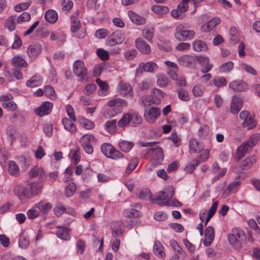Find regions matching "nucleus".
<instances>
[{
	"label": "nucleus",
	"mask_w": 260,
	"mask_h": 260,
	"mask_svg": "<svg viewBox=\"0 0 260 260\" xmlns=\"http://www.w3.org/2000/svg\"><path fill=\"white\" fill-rule=\"evenodd\" d=\"M153 251L154 254L158 257L162 258L165 256V253L164 251V247L158 241H155L154 243Z\"/></svg>",
	"instance_id": "c9c22d12"
},
{
	"label": "nucleus",
	"mask_w": 260,
	"mask_h": 260,
	"mask_svg": "<svg viewBox=\"0 0 260 260\" xmlns=\"http://www.w3.org/2000/svg\"><path fill=\"white\" fill-rule=\"evenodd\" d=\"M135 207L137 208V209L134 208L125 209L123 212V216L125 217L131 219H134L140 217L141 213L138 209H141V205L137 204H136Z\"/></svg>",
	"instance_id": "aec40b11"
},
{
	"label": "nucleus",
	"mask_w": 260,
	"mask_h": 260,
	"mask_svg": "<svg viewBox=\"0 0 260 260\" xmlns=\"http://www.w3.org/2000/svg\"><path fill=\"white\" fill-rule=\"evenodd\" d=\"M234 68V63L232 61H229L221 64L219 68V72L221 73H229Z\"/></svg>",
	"instance_id": "603ef678"
},
{
	"label": "nucleus",
	"mask_w": 260,
	"mask_h": 260,
	"mask_svg": "<svg viewBox=\"0 0 260 260\" xmlns=\"http://www.w3.org/2000/svg\"><path fill=\"white\" fill-rule=\"evenodd\" d=\"M229 87L235 92H242L245 91L247 88V84L241 80H234L229 84Z\"/></svg>",
	"instance_id": "a211bd4d"
},
{
	"label": "nucleus",
	"mask_w": 260,
	"mask_h": 260,
	"mask_svg": "<svg viewBox=\"0 0 260 260\" xmlns=\"http://www.w3.org/2000/svg\"><path fill=\"white\" fill-rule=\"evenodd\" d=\"M116 90L120 92V95L132 96L133 88L128 83L120 81L117 86Z\"/></svg>",
	"instance_id": "2eb2a0df"
},
{
	"label": "nucleus",
	"mask_w": 260,
	"mask_h": 260,
	"mask_svg": "<svg viewBox=\"0 0 260 260\" xmlns=\"http://www.w3.org/2000/svg\"><path fill=\"white\" fill-rule=\"evenodd\" d=\"M125 40V35L121 30H117L112 32L107 38L106 44L110 46L120 44Z\"/></svg>",
	"instance_id": "6e6552de"
},
{
	"label": "nucleus",
	"mask_w": 260,
	"mask_h": 260,
	"mask_svg": "<svg viewBox=\"0 0 260 260\" xmlns=\"http://www.w3.org/2000/svg\"><path fill=\"white\" fill-rule=\"evenodd\" d=\"M31 19L30 15L26 12H22L16 19L17 23L29 21Z\"/></svg>",
	"instance_id": "e2e57ef3"
},
{
	"label": "nucleus",
	"mask_w": 260,
	"mask_h": 260,
	"mask_svg": "<svg viewBox=\"0 0 260 260\" xmlns=\"http://www.w3.org/2000/svg\"><path fill=\"white\" fill-rule=\"evenodd\" d=\"M138 164L139 159L137 158L132 159L126 169L125 173L126 174H131L137 167Z\"/></svg>",
	"instance_id": "5fc2aeb1"
},
{
	"label": "nucleus",
	"mask_w": 260,
	"mask_h": 260,
	"mask_svg": "<svg viewBox=\"0 0 260 260\" xmlns=\"http://www.w3.org/2000/svg\"><path fill=\"white\" fill-rule=\"evenodd\" d=\"M13 66L17 68H26L27 63L21 55H17L13 57L11 61Z\"/></svg>",
	"instance_id": "c756f323"
},
{
	"label": "nucleus",
	"mask_w": 260,
	"mask_h": 260,
	"mask_svg": "<svg viewBox=\"0 0 260 260\" xmlns=\"http://www.w3.org/2000/svg\"><path fill=\"white\" fill-rule=\"evenodd\" d=\"M156 77L158 86L163 88L167 87L169 84L170 80L165 75L158 74L156 75Z\"/></svg>",
	"instance_id": "e433bc0d"
},
{
	"label": "nucleus",
	"mask_w": 260,
	"mask_h": 260,
	"mask_svg": "<svg viewBox=\"0 0 260 260\" xmlns=\"http://www.w3.org/2000/svg\"><path fill=\"white\" fill-rule=\"evenodd\" d=\"M152 103L154 104H159L161 100L165 95V93L158 88H154L152 90Z\"/></svg>",
	"instance_id": "bb28decb"
},
{
	"label": "nucleus",
	"mask_w": 260,
	"mask_h": 260,
	"mask_svg": "<svg viewBox=\"0 0 260 260\" xmlns=\"http://www.w3.org/2000/svg\"><path fill=\"white\" fill-rule=\"evenodd\" d=\"M70 230L68 228L63 226H57L56 230V235L61 240L69 241L71 239V236L69 234Z\"/></svg>",
	"instance_id": "5701e85b"
},
{
	"label": "nucleus",
	"mask_w": 260,
	"mask_h": 260,
	"mask_svg": "<svg viewBox=\"0 0 260 260\" xmlns=\"http://www.w3.org/2000/svg\"><path fill=\"white\" fill-rule=\"evenodd\" d=\"M195 35L194 30L188 29V26L186 24H180L177 25L174 34L175 38L180 41L192 40Z\"/></svg>",
	"instance_id": "f03ea898"
},
{
	"label": "nucleus",
	"mask_w": 260,
	"mask_h": 260,
	"mask_svg": "<svg viewBox=\"0 0 260 260\" xmlns=\"http://www.w3.org/2000/svg\"><path fill=\"white\" fill-rule=\"evenodd\" d=\"M80 152L79 148L72 149H71L70 151L69 156L72 161L77 164L79 162L80 159Z\"/></svg>",
	"instance_id": "a19ab883"
},
{
	"label": "nucleus",
	"mask_w": 260,
	"mask_h": 260,
	"mask_svg": "<svg viewBox=\"0 0 260 260\" xmlns=\"http://www.w3.org/2000/svg\"><path fill=\"white\" fill-rule=\"evenodd\" d=\"M151 10L154 13L159 15L167 14L169 11L168 7L161 5H154L152 7Z\"/></svg>",
	"instance_id": "49530a36"
},
{
	"label": "nucleus",
	"mask_w": 260,
	"mask_h": 260,
	"mask_svg": "<svg viewBox=\"0 0 260 260\" xmlns=\"http://www.w3.org/2000/svg\"><path fill=\"white\" fill-rule=\"evenodd\" d=\"M175 190L172 186L166 188L164 190L157 192L153 200L159 206H166L169 199L173 198Z\"/></svg>",
	"instance_id": "20e7f679"
},
{
	"label": "nucleus",
	"mask_w": 260,
	"mask_h": 260,
	"mask_svg": "<svg viewBox=\"0 0 260 260\" xmlns=\"http://www.w3.org/2000/svg\"><path fill=\"white\" fill-rule=\"evenodd\" d=\"M19 246L22 249H26L29 245V240L24 234L20 235L18 240Z\"/></svg>",
	"instance_id": "864d4df0"
},
{
	"label": "nucleus",
	"mask_w": 260,
	"mask_h": 260,
	"mask_svg": "<svg viewBox=\"0 0 260 260\" xmlns=\"http://www.w3.org/2000/svg\"><path fill=\"white\" fill-rule=\"evenodd\" d=\"M46 20L50 23H54L57 20L58 15L56 11L53 10L47 11L45 14Z\"/></svg>",
	"instance_id": "58836bf2"
},
{
	"label": "nucleus",
	"mask_w": 260,
	"mask_h": 260,
	"mask_svg": "<svg viewBox=\"0 0 260 260\" xmlns=\"http://www.w3.org/2000/svg\"><path fill=\"white\" fill-rule=\"evenodd\" d=\"M154 28L146 26L142 30V36L148 41L151 42L154 36Z\"/></svg>",
	"instance_id": "72a5a7b5"
},
{
	"label": "nucleus",
	"mask_w": 260,
	"mask_h": 260,
	"mask_svg": "<svg viewBox=\"0 0 260 260\" xmlns=\"http://www.w3.org/2000/svg\"><path fill=\"white\" fill-rule=\"evenodd\" d=\"M54 214L58 216L62 215L64 213L66 212V208L61 203H57L53 209Z\"/></svg>",
	"instance_id": "4d7b16f0"
},
{
	"label": "nucleus",
	"mask_w": 260,
	"mask_h": 260,
	"mask_svg": "<svg viewBox=\"0 0 260 260\" xmlns=\"http://www.w3.org/2000/svg\"><path fill=\"white\" fill-rule=\"evenodd\" d=\"M242 100L238 96H234L231 105V112L233 114H237L241 110Z\"/></svg>",
	"instance_id": "4be33fe9"
},
{
	"label": "nucleus",
	"mask_w": 260,
	"mask_h": 260,
	"mask_svg": "<svg viewBox=\"0 0 260 260\" xmlns=\"http://www.w3.org/2000/svg\"><path fill=\"white\" fill-rule=\"evenodd\" d=\"M130 113H126L122 116L117 123L119 127H123L130 122Z\"/></svg>",
	"instance_id": "0e129e2a"
},
{
	"label": "nucleus",
	"mask_w": 260,
	"mask_h": 260,
	"mask_svg": "<svg viewBox=\"0 0 260 260\" xmlns=\"http://www.w3.org/2000/svg\"><path fill=\"white\" fill-rule=\"evenodd\" d=\"M96 141L94 135L87 134L83 135L79 140V143L83 149L84 152L91 154L93 152V147L92 143Z\"/></svg>",
	"instance_id": "423d86ee"
},
{
	"label": "nucleus",
	"mask_w": 260,
	"mask_h": 260,
	"mask_svg": "<svg viewBox=\"0 0 260 260\" xmlns=\"http://www.w3.org/2000/svg\"><path fill=\"white\" fill-rule=\"evenodd\" d=\"M16 16L15 15H12L9 17L6 21L5 26L10 31H13L15 29L16 27Z\"/></svg>",
	"instance_id": "a18cd8bd"
},
{
	"label": "nucleus",
	"mask_w": 260,
	"mask_h": 260,
	"mask_svg": "<svg viewBox=\"0 0 260 260\" xmlns=\"http://www.w3.org/2000/svg\"><path fill=\"white\" fill-rule=\"evenodd\" d=\"M40 212L38 207H36V204L26 212V215L28 218L32 219L39 216Z\"/></svg>",
	"instance_id": "6e6d98bb"
},
{
	"label": "nucleus",
	"mask_w": 260,
	"mask_h": 260,
	"mask_svg": "<svg viewBox=\"0 0 260 260\" xmlns=\"http://www.w3.org/2000/svg\"><path fill=\"white\" fill-rule=\"evenodd\" d=\"M256 161V158L255 156H252L249 157H247L242 161V167L243 169L247 170L250 168Z\"/></svg>",
	"instance_id": "8fccbe9b"
},
{
	"label": "nucleus",
	"mask_w": 260,
	"mask_h": 260,
	"mask_svg": "<svg viewBox=\"0 0 260 260\" xmlns=\"http://www.w3.org/2000/svg\"><path fill=\"white\" fill-rule=\"evenodd\" d=\"M190 0H182L178 5L177 9L173 10L171 12L172 17L177 19H182L184 17V13L188 9V3Z\"/></svg>",
	"instance_id": "1a4fd4ad"
},
{
	"label": "nucleus",
	"mask_w": 260,
	"mask_h": 260,
	"mask_svg": "<svg viewBox=\"0 0 260 260\" xmlns=\"http://www.w3.org/2000/svg\"><path fill=\"white\" fill-rule=\"evenodd\" d=\"M117 121L116 119L107 121L105 124V128L109 133L112 134L115 132Z\"/></svg>",
	"instance_id": "de8ad7c7"
},
{
	"label": "nucleus",
	"mask_w": 260,
	"mask_h": 260,
	"mask_svg": "<svg viewBox=\"0 0 260 260\" xmlns=\"http://www.w3.org/2000/svg\"><path fill=\"white\" fill-rule=\"evenodd\" d=\"M241 185V182L239 181H234L228 185L226 189L223 192L225 197H228L232 193L237 192Z\"/></svg>",
	"instance_id": "2f4dec72"
},
{
	"label": "nucleus",
	"mask_w": 260,
	"mask_h": 260,
	"mask_svg": "<svg viewBox=\"0 0 260 260\" xmlns=\"http://www.w3.org/2000/svg\"><path fill=\"white\" fill-rule=\"evenodd\" d=\"M220 22V19L215 17L209 21L201 26V30L203 32H208L212 30Z\"/></svg>",
	"instance_id": "a878e982"
},
{
	"label": "nucleus",
	"mask_w": 260,
	"mask_h": 260,
	"mask_svg": "<svg viewBox=\"0 0 260 260\" xmlns=\"http://www.w3.org/2000/svg\"><path fill=\"white\" fill-rule=\"evenodd\" d=\"M101 150L105 156L112 159L117 160L123 157L122 153L110 143L103 144L101 146Z\"/></svg>",
	"instance_id": "39448f33"
},
{
	"label": "nucleus",
	"mask_w": 260,
	"mask_h": 260,
	"mask_svg": "<svg viewBox=\"0 0 260 260\" xmlns=\"http://www.w3.org/2000/svg\"><path fill=\"white\" fill-rule=\"evenodd\" d=\"M96 83L99 86L98 94L101 96H105L108 94L109 92V87L108 84L101 80L100 78L96 79Z\"/></svg>",
	"instance_id": "b1692460"
},
{
	"label": "nucleus",
	"mask_w": 260,
	"mask_h": 260,
	"mask_svg": "<svg viewBox=\"0 0 260 260\" xmlns=\"http://www.w3.org/2000/svg\"><path fill=\"white\" fill-rule=\"evenodd\" d=\"M178 61L179 64L183 67L192 69L196 68L195 55H182L178 58Z\"/></svg>",
	"instance_id": "ddd939ff"
},
{
	"label": "nucleus",
	"mask_w": 260,
	"mask_h": 260,
	"mask_svg": "<svg viewBox=\"0 0 260 260\" xmlns=\"http://www.w3.org/2000/svg\"><path fill=\"white\" fill-rule=\"evenodd\" d=\"M189 151L193 153L200 151V148L196 139H193L190 140L189 142Z\"/></svg>",
	"instance_id": "69168bd1"
},
{
	"label": "nucleus",
	"mask_w": 260,
	"mask_h": 260,
	"mask_svg": "<svg viewBox=\"0 0 260 260\" xmlns=\"http://www.w3.org/2000/svg\"><path fill=\"white\" fill-rule=\"evenodd\" d=\"M66 35L61 31L52 32L51 34L50 39L56 41L60 45L62 44L66 41Z\"/></svg>",
	"instance_id": "f704fd0d"
},
{
	"label": "nucleus",
	"mask_w": 260,
	"mask_h": 260,
	"mask_svg": "<svg viewBox=\"0 0 260 260\" xmlns=\"http://www.w3.org/2000/svg\"><path fill=\"white\" fill-rule=\"evenodd\" d=\"M215 237V232L212 226H208L205 231V239L204 240V245L206 246H210Z\"/></svg>",
	"instance_id": "6ab92c4d"
},
{
	"label": "nucleus",
	"mask_w": 260,
	"mask_h": 260,
	"mask_svg": "<svg viewBox=\"0 0 260 260\" xmlns=\"http://www.w3.org/2000/svg\"><path fill=\"white\" fill-rule=\"evenodd\" d=\"M160 114L159 108L151 107L145 110L144 117L147 122L154 123Z\"/></svg>",
	"instance_id": "f8f14e48"
},
{
	"label": "nucleus",
	"mask_w": 260,
	"mask_h": 260,
	"mask_svg": "<svg viewBox=\"0 0 260 260\" xmlns=\"http://www.w3.org/2000/svg\"><path fill=\"white\" fill-rule=\"evenodd\" d=\"M62 123L63 125L64 129L73 134L76 132L77 128L76 125L74 124L73 121L71 119L68 118H63L61 120Z\"/></svg>",
	"instance_id": "cd10ccee"
},
{
	"label": "nucleus",
	"mask_w": 260,
	"mask_h": 260,
	"mask_svg": "<svg viewBox=\"0 0 260 260\" xmlns=\"http://www.w3.org/2000/svg\"><path fill=\"white\" fill-rule=\"evenodd\" d=\"M128 15L131 20L137 25H143L146 22V19L144 17L140 16L132 10L128 12Z\"/></svg>",
	"instance_id": "393cba45"
},
{
	"label": "nucleus",
	"mask_w": 260,
	"mask_h": 260,
	"mask_svg": "<svg viewBox=\"0 0 260 260\" xmlns=\"http://www.w3.org/2000/svg\"><path fill=\"white\" fill-rule=\"evenodd\" d=\"M36 207H38L40 212L43 214H46L51 210L52 206L50 203L46 201H41L36 204Z\"/></svg>",
	"instance_id": "7c9ffc66"
},
{
	"label": "nucleus",
	"mask_w": 260,
	"mask_h": 260,
	"mask_svg": "<svg viewBox=\"0 0 260 260\" xmlns=\"http://www.w3.org/2000/svg\"><path fill=\"white\" fill-rule=\"evenodd\" d=\"M134 146V143L126 141H121L118 143L119 148L123 151L127 152L130 151Z\"/></svg>",
	"instance_id": "09e8293b"
},
{
	"label": "nucleus",
	"mask_w": 260,
	"mask_h": 260,
	"mask_svg": "<svg viewBox=\"0 0 260 260\" xmlns=\"http://www.w3.org/2000/svg\"><path fill=\"white\" fill-rule=\"evenodd\" d=\"M158 68L157 64L153 61L141 62L139 64L135 74L136 76H139L142 75L143 72L153 73L157 71Z\"/></svg>",
	"instance_id": "0eeeda50"
},
{
	"label": "nucleus",
	"mask_w": 260,
	"mask_h": 260,
	"mask_svg": "<svg viewBox=\"0 0 260 260\" xmlns=\"http://www.w3.org/2000/svg\"><path fill=\"white\" fill-rule=\"evenodd\" d=\"M31 4V2L21 3L15 6L14 9L16 12H19L26 10L30 6Z\"/></svg>",
	"instance_id": "338daca9"
},
{
	"label": "nucleus",
	"mask_w": 260,
	"mask_h": 260,
	"mask_svg": "<svg viewBox=\"0 0 260 260\" xmlns=\"http://www.w3.org/2000/svg\"><path fill=\"white\" fill-rule=\"evenodd\" d=\"M107 105L109 108L105 110L103 115L106 118H111L121 112L122 108L127 106V102L124 99L117 98L110 100Z\"/></svg>",
	"instance_id": "f257e3e1"
},
{
	"label": "nucleus",
	"mask_w": 260,
	"mask_h": 260,
	"mask_svg": "<svg viewBox=\"0 0 260 260\" xmlns=\"http://www.w3.org/2000/svg\"><path fill=\"white\" fill-rule=\"evenodd\" d=\"M73 72L76 76L80 78L81 80L85 79L87 70L84 63L81 60H76L73 64Z\"/></svg>",
	"instance_id": "9b49d317"
},
{
	"label": "nucleus",
	"mask_w": 260,
	"mask_h": 260,
	"mask_svg": "<svg viewBox=\"0 0 260 260\" xmlns=\"http://www.w3.org/2000/svg\"><path fill=\"white\" fill-rule=\"evenodd\" d=\"M169 243L171 247L175 251L180 254L181 256L183 257L185 256V252L183 251L182 248L176 240L172 239L170 241Z\"/></svg>",
	"instance_id": "3c124183"
},
{
	"label": "nucleus",
	"mask_w": 260,
	"mask_h": 260,
	"mask_svg": "<svg viewBox=\"0 0 260 260\" xmlns=\"http://www.w3.org/2000/svg\"><path fill=\"white\" fill-rule=\"evenodd\" d=\"M196 63L198 62L203 67L201 71L203 73L208 72L213 67V65L209 62V58L202 56H195Z\"/></svg>",
	"instance_id": "f3484780"
},
{
	"label": "nucleus",
	"mask_w": 260,
	"mask_h": 260,
	"mask_svg": "<svg viewBox=\"0 0 260 260\" xmlns=\"http://www.w3.org/2000/svg\"><path fill=\"white\" fill-rule=\"evenodd\" d=\"M96 54L102 60H107L109 58L108 52L102 48L97 49Z\"/></svg>",
	"instance_id": "774afa93"
},
{
	"label": "nucleus",
	"mask_w": 260,
	"mask_h": 260,
	"mask_svg": "<svg viewBox=\"0 0 260 260\" xmlns=\"http://www.w3.org/2000/svg\"><path fill=\"white\" fill-rule=\"evenodd\" d=\"M33 196H36L42 191L43 184L41 182H32L28 184Z\"/></svg>",
	"instance_id": "ea45409f"
},
{
	"label": "nucleus",
	"mask_w": 260,
	"mask_h": 260,
	"mask_svg": "<svg viewBox=\"0 0 260 260\" xmlns=\"http://www.w3.org/2000/svg\"><path fill=\"white\" fill-rule=\"evenodd\" d=\"M53 105L49 102H43L40 107L34 110L36 115L42 117L48 115L52 111Z\"/></svg>",
	"instance_id": "4468645a"
},
{
	"label": "nucleus",
	"mask_w": 260,
	"mask_h": 260,
	"mask_svg": "<svg viewBox=\"0 0 260 260\" xmlns=\"http://www.w3.org/2000/svg\"><path fill=\"white\" fill-rule=\"evenodd\" d=\"M29 174L31 178L39 177L40 181H44L47 178L45 172L41 167H34L29 171Z\"/></svg>",
	"instance_id": "412c9836"
},
{
	"label": "nucleus",
	"mask_w": 260,
	"mask_h": 260,
	"mask_svg": "<svg viewBox=\"0 0 260 260\" xmlns=\"http://www.w3.org/2000/svg\"><path fill=\"white\" fill-rule=\"evenodd\" d=\"M243 126L248 129H252L256 126L255 121L252 116H250L243 123Z\"/></svg>",
	"instance_id": "052dcab7"
},
{
	"label": "nucleus",
	"mask_w": 260,
	"mask_h": 260,
	"mask_svg": "<svg viewBox=\"0 0 260 260\" xmlns=\"http://www.w3.org/2000/svg\"><path fill=\"white\" fill-rule=\"evenodd\" d=\"M79 121L81 125L86 129L91 130L94 127L95 125L94 122L85 117H81L79 119Z\"/></svg>",
	"instance_id": "c03bdc74"
},
{
	"label": "nucleus",
	"mask_w": 260,
	"mask_h": 260,
	"mask_svg": "<svg viewBox=\"0 0 260 260\" xmlns=\"http://www.w3.org/2000/svg\"><path fill=\"white\" fill-rule=\"evenodd\" d=\"M148 153L152 154L151 161L153 165L156 166L161 164L164 158V152L161 148L158 146L151 148Z\"/></svg>",
	"instance_id": "9d476101"
},
{
	"label": "nucleus",
	"mask_w": 260,
	"mask_h": 260,
	"mask_svg": "<svg viewBox=\"0 0 260 260\" xmlns=\"http://www.w3.org/2000/svg\"><path fill=\"white\" fill-rule=\"evenodd\" d=\"M8 172L11 175L17 176L19 174V169L16 162L13 160H10L8 162Z\"/></svg>",
	"instance_id": "37998d69"
},
{
	"label": "nucleus",
	"mask_w": 260,
	"mask_h": 260,
	"mask_svg": "<svg viewBox=\"0 0 260 260\" xmlns=\"http://www.w3.org/2000/svg\"><path fill=\"white\" fill-rule=\"evenodd\" d=\"M76 190V185L74 183H69L65 188V195L67 197L73 196Z\"/></svg>",
	"instance_id": "13d9d810"
},
{
	"label": "nucleus",
	"mask_w": 260,
	"mask_h": 260,
	"mask_svg": "<svg viewBox=\"0 0 260 260\" xmlns=\"http://www.w3.org/2000/svg\"><path fill=\"white\" fill-rule=\"evenodd\" d=\"M192 48L194 51H205L207 49L206 43L201 40H196L192 43Z\"/></svg>",
	"instance_id": "4c0bfd02"
},
{
	"label": "nucleus",
	"mask_w": 260,
	"mask_h": 260,
	"mask_svg": "<svg viewBox=\"0 0 260 260\" xmlns=\"http://www.w3.org/2000/svg\"><path fill=\"white\" fill-rule=\"evenodd\" d=\"M135 46L138 50L144 54H149L151 52L150 45L141 38L136 39Z\"/></svg>",
	"instance_id": "dca6fc26"
},
{
	"label": "nucleus",
	"mask_w": 260,
	"mask_h": 260,
	"mask_svg": "<svg viewBox=\"0 0 260 260\" xmlns=\"http://www.w3.org/2000/svg\"><path fill=\"white\" fill-rule=\"evenodd\" d=\"M252 147H253L252 145L250 144V141L243 143L237 149V155L238 156L239 159L243 157L248 150Z\"/></svg>",
	"instance_id": "473e14b6"
},
{
	"label": "nucleus",
	"mask_w": 260,
	"mask_h": 260,
	"mask_svg": "<svg viewBox=\"0 0 260 260\" xmlns=\"http://www.w3.org/2000/svg\"><path fill=\"white\" fill-rule=\"evenodd\" d=\"M42 80L40 76H34L26 82V85L29 87H35L41 85Z\"/></svg>",
	"instance_id": "79ce46f5"
},
{
	"label": "nucleus",
	"mask_w": 260,
	"mask_h": 260,
	"mask_svg": "<svg viewBox=\"0 0 260 260\" xmlns=\"http://www.w3.org/2000/svg\"><path fill=\"white\" fill-rule=\"evenodd\" d=\"M245 238L244 232L239 228L233 229L231 233L228 235L229 242L236 249H239L241 248V241Z\"/></svg>",
	"instance_id": "7ed1b4c3"
},
{
	"label": "nucleus",
	"mask_w": 260,
	"mask_h": 260,
	"mask_svg": "<svg viewBox=\"0 0 260 260\" xmlns=\"http://www.w3.org/2000/svg\"><path fill=\"white\" fill-rule=\"evenodd\" d=\"M200 164V161L198 159H193L188 163L185 167L186 172L190 173H192L195 170L196 167Z\"/></svg>",
	"instance_id": "680f3d73"
},
{
	"label": "nucleus",
	"mask_w": 260,
	"mask_h": 260,
	"mask_svg": "<svg viewBox=\"0 0 260 260\" xmlns=\"http://www.w3.org/2000/svg\"><path fill=\"white\" fill-rule=\"evenodd\" d=\"M240 69L245 71V72L250 74L252 75H256L257 74L256 71L250 65L245 63H241L240 64Z\"/></svg>",
	"instance_id": "bf43d9fd"
},
{
	"label": "nucleus",
	"mask_w": 260,
	"mask_h": 260,
	"mask_svg": "<svg viewBox=\"0 0 260 260\" xmlns=\"http://www.w3.org/2000/svg\"><path fill=\"white\" fill-rule=\"evenodd\" d=\"M42 50V47L40 44H32L28 47L27 53L29 57H34L40 54Z\"/></svg>",
	"instance_id": "c85d7f7f"
}]
</instances>
